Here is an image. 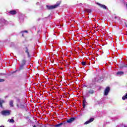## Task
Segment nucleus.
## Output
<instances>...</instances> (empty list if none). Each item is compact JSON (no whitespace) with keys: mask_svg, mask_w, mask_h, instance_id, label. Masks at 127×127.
Returning a JSON list of instances; mask_svg holds the SVG:
<instances>
[{"mask_svg":"<svg viewBox=\"0 0 127 127\" xmlns=\"http://www.w3.org/2000/svg\"><path fill=\"white\" fill-rule=\"evenodd\" d=\"M26 64V59H23L21 61V64H20V66L19 67L18 71H21V70H23V68H24V65Z\"/></svg>","mask_w":127,"mask_h":127,"instance_id":"nucleus-1","label":"nucleus"},{"mask_svg":"<svg viewBox=\"0 0 127 127\" xmlns=\"http://www.w3.org/2000/svg\"><path fill=\"white\" fill-rule=\"evenodd\" d=\"M61 3V1H58L57 3L54 5H51V6L47 5L46 7L49 10L53 9L54 8H56V7H58V6L60 5Z\"/></svg>","mask_w":127,"mask_h":127,"instance_id":"nucleus-2","label":"nucleus"},{"mask_svg":"<svg viewBox=\"0 0 127 127\" xmlns=\"http://www.w3.org/2000/svg\"><path fill=\"white\" fill-rule=\"evenodd\" d=\"M86 94L89 96H91V95H93L94 94H96V90H95L94 89H90L87 91Z\"/></svg>","mask_w":127,"mask_h":127,"instance_id":"nucleus-3","label":"nucleus"},{"mask_svg":"<svg viewBox=\"0 0 127 127\" xmlns=\"http://www.w3.org/2000/svg\"><path fill=\"white\" fill-rule=\"evenodd\" d=\"M2 116H9L10 115V111L9 110H3L1 112Z\"/></svg>","mask_w":127,"mask_h":127,"instance_id":"nucleus-4","label":"nucleus"},{"mask_svg":"<svg viewBox=\"0 0 127 127\" xmlns=\"http://www.w3.org/2000/svg\"><path fill=\"white\" fill-rule=\"evenodd\" d=\"M110 87H107L104 91V96H108V95L109 94V93H110Z\"/></svg>","mask_w":127,"mask_h":127,"instance_id":"nucleus-5","label":"nucleus"},{"mask_svg":"<svg viewBox=\"0 0 127 127\" xmlns=\"http://www.w3.org/2000/svg\"><path fill=\"white\" fill-rule=\"evenodd\" d=\"M76 117H73L70 119H68L66 120V123H68V124H71V123H73V122H75V120H76Z\"/></svg>","mask_w":127,"mask_h":127,"instance_id":"nucleus-6","label":"nucleus"},{"mask_svg":"<svg viewBox=\"0 0 127 127\" xmlns=\"http://www.w3.org/2000/svg\"><path fill=\"white\" fill-rule=\"evenodd\" d=\"M95 120V118H90L89 121H86L84 125H88V124H90V123H92L93 121Z\"/></svg>","mask_w":127,"mask_h":127,"instance_id":"nucleus-7","label":"nucleus"},{"mask_svg":"<svg viewBox=\"0 0 127 127\" xmlns=\"http://www.w3.org/2000/svg\"><path fill=\"white\" fill-rule=\"evenodd\" d=\"M9 13L10 14H11L12 15H14V14H16V13H17V12H16V11L13 10H11L9 12Z\"/></svg>","mask_w":127,"mask_h":127,"instance_id":"nucleus-8","label":"nucleus"},{"mask_svg":"<svg viewBox=\"0 0 127 127\" xmlns=\"http://www.w3.org/2000/svg\"><path fill=\"white\" fill-rule=\"evenodd\" d=\"M98 5L100 6L102 8H103L104 9H107V6L105 5L102 4L101 3H98Z\"/></svg>","mask_w":127,"mask_h":127,"instance_id":"nucleus-9","label":"nucleus"},{"mask_svg":"<svg viewBox=\"0 0 127 127\" xmlns=\"http://www.w3.org/2000/svg\"><path fill=\"white\" fill-rule=\"evenodd\" d=\"M19 104H20V105L18 104H16V106L17 107V108H20V109H23V108H24V105H22L21 103Z\"/></svg>","mask_w":127,"mask_h":127,"instance_id":"nucleus-10","label":"nucleus"},{"mask_svg":"<svg viewBox=\"0 0 127 127\" xmlns=\"http://www.w3.org/2000/svg\"><path fill=\"white\" fill-rule=\"evenodd\" d=\"M120 69H123L124 68H127V64H121L120 65Z\"/></svg>","mask_w":127,"mask_h":127,"instance_id":"nucleus-11","label":"nucleus"},{"mask_svg":"<svg viewBox=\"0 0 127 127\" xmlns=\"http://www.w3.org/2000/svg\"><path fill=\"white\" fill-rule=\"evenodd\" d=\"M25 49L26 50L25 51V53H27L28 57H30V55L29 54V52H28V48L27 47H25Z\"/></svg>","mask_w":127,"mask_h":127,"instance_id":"nucleus-12","label":"nucleus"},{"mask_svg":"<svg viewBox=\"0 0 127 127\" xmlns=\"http://www.w3.org/2000/svg\"><path fill=\"white\" fill-rule=\"evenodd\" d=\"M65 123L66 122H64V123H61L59 124H57V125H55V127H61V126H62L63 125H65Z\"/></svg>","mask_w":127,"mask_h":127,"instance_id":"nucleus-13","label":"nucleus"},{"mask_svg":"<svg viewBox=\"0 0 127 127\" xmlns=\"http://www.w3.org/2000/svg\"><path fill=\"white\" fill-rule=\"evenodd\" d=\"M2 104H4V100L0 99V108H2Z\"/></svg>","mask_w":127,"mask_h":127,"instance_id":"nucleus-14","label":"nucleus"},{"mask_svg":"<svg viewBox=\"0 0 127 127\" xmlns=\"http://www.w3.org/2000/svg\"><path fill=\"white\" fill-rule=\"evenodd\" d=\"M86 104H87V101H86V99H84L82 102L83 107L84 108H85V107H86Z\"/></svg>","mask_w":127,"mask_h":127,"instance_id":"nucleus-15","label":"nucleus"},{"mask_svg":"<svg viewBox=\"0 0 127 127\" xmlns=\"http://www.w3.org/2000/svg\"><path fill=\"white\" fill-rule=\"evenodd\" d=\"M9 106L11 108H13V100L9 101Z\"/></svg>","mask_w":127,"mask_h":127,"instance_id":"nucleus-16","label":"nucleus"},{"mask_svg":"<svg viewBox=\"0 0 127 127\" xmlns=\"http://www.w3.org/2000/svg\"><path fill=\"white\" fill-rule=\"evenodd\" d=\"M124 73L123 71H118L117 72V75H124Z\"/></svg>","mask_w":127,"mask_h":127,"instance_id":"nucleus-17","label":"nucleus"},{"mask_svg":"<svg viewBox=\"0 0 127 127\" xmlns=\"http://www.w3.org/2000/svg\"><path fill=\"white\" fill-rule=\"evenodd\" d=\"M81 64H82V66H85V65H86V62H82L81 63Z\"/></svg>","mask_w":127,"mask_h":127,"instance_id":"nucleus-18","label":"nucleus"},{"mask_svg":"<svg viewBox=\"0 0 127 127\" xmlns=\"http://www.w3.org/2000/svg\"><path fill=\"white\" fill-rule=\"evenodd\" d=\"M17 103H18V104H20L21 103V102H20V99H17Z\"/></svg>","mask_w":127,"mask_h":127,"instance_id":"nucleus-19","label":"nucleus"},{"mask_svg":"<svg viewBox=\"0 0 127 127\" xmlns=\"http://www.w3.org/2000/svg\"><path fill=\"white\" fill-rule=\"evenodd\" d=\"M5 80L3 79H0V82H4Z\"/></svg>","mask_w":127,"mask_h":127,"instance_id":"nucleus-20","label":"nucleus"},{"mask_svg":"<svg viewBox=\"0 0 127 127\" xmlns=\"http://www.w3.org/2000/svg\"><path fill=\"white\" fill-rule=\"evenodd\" d=\"M86 11H87V12H90L91 11V10H90V9H86Z\"/></svg>","mask_w":127,"mask_h":127,"instance_id":"nucleus-21","label":"nucleus"},{"mask_svg":"<svg viewBox=\"0 0 127 127\" xmlns=\"http://www.w3.org/2000/svg\"><path fill=\"white\" fill-rule=\"evenodd\" d=\"M10 123H14V120L12 119H11V120H10Z\"/></svg>","mask_w":127,"mask_h":127,"instance_id":"nucleus-22","label":"nucleus"},{"mask_svg":"<svg viewBox=\"0 0 127 127\" xmlns=\"http://www.w3.org/2000/svg\"><path fill=\"white\" fill-rule=\"evenodd\" d=\"M83 87L84 88H87V85H83Z\"/></svg>","mask_w":127,"mask_h":127,"instance_id":"nucleus-23","label":"nucleus"},{"mask_svg":"<svg viewBox=\"0 0 127 127\" xmlns=\"http://www.w3.org/2000/svg\"><path fill=\"white\" fill-rule=\"evenodd\" d=\"M125 26L127 27V24L126 23H125Z\"/></svg>","mask_w":127,"mask_h":127,"instance_id":"nucleus-24","label":"nucleus"},{"mask_svg":"<svg viewBox=\"0 0 127 127\" xmlns=\"http://www.w3.org/2000/svg\"><path fill=\"white\" fill-rule=\"evenodd\" d=\"M114 18H115V19H116V18H118V17L115 16V17H114Z\"/></svg>","mask_w":127,"mask_h":127,"instance_id":"nucleus-25","label":"nucleus"},{"mask_svg":"<svg viewBox=\"0 0 127 127\" xmlns=\"http://www.w3.org/2000/svg\"><path fill=\"white\" fill-rule=\"evenodd\" d=\"M1 20L2 21H4V19H1Z\"/></svg>","mask_w":127,"mask_h":127,"instance_id":"nucleus-26","label":"nucleus"},{"mask_svg":"<svg viewBox=\"0 0 127 127\" xmlns=\"http://www.w3.org/2000/svg\"><path fill=\"white\" fill-rule=\"evenodd\" d=\"M24 32H26V33H27V32H28V31H26V30L24 31Z\"/></svg>","mask_w":127,"mask_h":127,"instance_id":"nucleus-27","label":"nucleus"},{"mask_svg":"<svg viewBox=\"0 0 127 127\" xmlns=\"http://www.w3.org/2000/svg\"><path fill=\"white\" fill-rule=\"evenodd\" d=\"M0 127H4V126H0Z\"/></svg>","mask_w":127,"mask_h":127,"instance_id":"nucleus-28","label":"nucleus"},{"mask_svg":"<svg viewBox=\"0 0 127 127\" xmlns=\"http://www.w3.org/2000/svg\"><path fill=\"white\" fill-rule=\"evenodd\" d=\"M0 75H4V74L0 73Z\"/></svg>","mask_w":127,"mask_h":127,"instance_id":"nucleus-29","label":"nucleus"},{"mask_svg":"<svg viewBox=\"0 0 127 127\" xmlns=\"http://www.w3.org/2000/svg\"><path fill=\"white\" fill-rule=\"evenodd\" d=\"M33 127H36L35 125H34Z\"/></svg>","mask_w":127,"mask_h":127,"instance_id":"nucleus-30","label":"nucleus"},{"mask_svg":"<svg viewBox=\"0 0 127 127\" xmlns=\"http://www.w3.org/2000/svg\"><path fill=\"white\" fill-rule=\"evenodd\" d=\"M16 71H17V70H15V71H14V73H15V72H16Z\"/></svg>","mask_w":127,"mask_h":127,"instance_id":"nucleus-31","label":"nucleus"},{"mask_svg":"<svg viewBox=\"0 0 127 127\" xmlns=\"http://www.w3.org/2000/svg\"><path fill=\"white\" fill-rule=\"evenodd\" d=\"M89 88H90V89H91V87H90Z\"/></svg>","mask_w":127,"mask_h":127,"instance_id":"nucleus-32","label":"nucleus"},{"mask_svg":"<svg viewBox=\"0 0 127 127\" xmlns=\"http://www.w3.org/2000/svg\"><path fill=\"white\" fill-rule=\"evenodd\" d=\"M38 32H39V30L38 31Z\"/></svg>","mask_w":127,"mask_h":127,"instance_id":"nucleus-33","label":"nucleus"},{"mask_svg":"<svg viewBox=\"0 0 127 127\" xmlns=\"http://www.w3.org/2000/svg\"><path fill=\"white\" fill-rule=\"evenodd\" d=\"M38 32H39V30L38 31Z\"/></svg>","mask_w":127,"mask_h":127,"instance_id":"nucleus-34","label":"nucleus"}]
</instances>
